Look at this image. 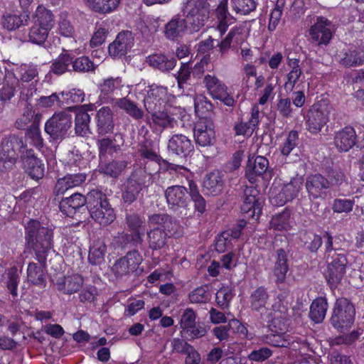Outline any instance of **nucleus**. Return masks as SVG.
<instances>
[{
	"label": "nucleus",
	"instance_id": "23",
	"mask_svg": "<svg viewBox=\"0 0 364 364\" xmlns=\"http://www.w3.org/2000/svg\"><path fill=\"white\" fill-rule=\"evenodd\" d=\"M2 87L0 88V99L2 101L9 100L18 87V79L14 74V69H7Z\"/></svg>",
	"mask_w": 364,
	"mask_h": 364
},
{
	"label": "nucleus",
	"instance_id": "50",
	"mask_svg": "<svg viewBox=\"0 0 364 364\" xmlns=\"http://www.w3.org/2000/svg\"><path fill=\"white\" fill-rule=\"evenodd\" d=\"M277 111L283 118H291L293 117L294 109L289 98H279L276 106Z\"/></svg>",
	"mask_w": 364,
	"mask_h": 364
},
{
	"label": "nucleus",
	"instance_id": "9",
	"mask_svg": "<svg viewBox=\"0 0 364 364\" xmlns=\"http://www.w3.org/2000/svg\"><path fill=\"white\" fill-rule=\"evenodd\" d=\"M209 7L208 0H184L183 11L193 18L196 28H199L209 16Z\"/></svg>",
	"mask_w": 364,
	"mask_h": 364
},
{
	"label": "nucleus",
	"instance_id": "53",
	"mask_svg": "<svg viewBox=\"0 0 364 364\" xmlns=\"http://www.w3.org/2000/svg\"><path fill=\"white\" fill-rule=\"evenodd\" d=\"M227 0H223L216 10L217 17L219 21L218 30L221 35L225 34L227 29L226 15Z\"/></svg>",
	"mask_w": 364,
	"mask_h": 364
},
{
	"label": "nucleus",
	"instance_id": "39",
	"mask_svg": "<svg viewBox=\"0 0 364 364\" xmlns=\"http://www.w3.org/2000/svg\"><path fill=\"white\" fill-rule=\"evenodd\" d=\"M267 299L268 294L264 288L257 289L250 296L251 307L254 310L259 311L265 307Z\"/></svg>",
	"mask_w": 364,
	"mask_h": 364
},
{
	"label": "nucleus",
	"instance_id": "14",
	"mask_svg": "<svg viewBox=\"0 0 364 364\" xmlns=\"http://www.w3.org/2000/svg\"><path fill=\"white\" fill-rule=\"evenodd\" d=\"M332 23L326 18L320 16L310 28L309 35L317 45H327L332 38Z\"/></svg>",
	"mask_w": 364,
	"mask_h": 364
},
{
	"label": "nucleus",
	"instance_id": "47",
	"mask_svg": "<svg viewBox=\"0 0 364 364\" xmlns=\"http://www.w3.org/2000/svg\"><path fill=\"white\" fill-rule=\"evenodd\" d=\"M232 6L236 13L246 15L255 9L256 4L253 0H232Z\"/></svg>",
	"mask_w": 364,
	"mask_h": 364
},
{
	"label": "nucleus",
	"instance_id": "18",
	"mask_svg": "<svg viewBox=\"0 0 364 364\" xmlns=\"http://www.w3.org/2000/svg\"><path fill=\"white\" fill-rule=\"evenodd\" d=\"M134 44V38L131 32L119 33L116 39L109 46L108 51L111 56L118 57L127 53Z\"/></svg>",
	"mask_w": 364,
	"mask_h": 364
},
{
	"label": "nucleus",
	"instance_id": "32",
	"mask_svg": "<svg viewBox=\"0 0 364 364\" xmlns=\"http://www.w3.org/2000/svg\"><path fill=\"white\" fill-rule=\"evenodd\" d=\"M204 83L210 93V95L216 98L224 101L225 102V87L221 85L217 78L210 75H208L204 78Z\"/></svg>",
	"mask_w": 364,
	"mask_h": 364
},
{
	"label": "nucleus",
	"instance_id": "7",
	"mask_svg": "<svg viewBox=\"0 0 364 364\" xmlns=\"http://www.w3.org/2000/svg\"><path fill=\"white\" fill-rule=\"evenodd\" d=\"M97 192H91L87 195V204L91 217L101 225H107L115 219V214L113 209L109 206L106 200L100 198L99 200H94L98 198Z\"/></svg>",
	"mask_w": 364,
	"mask_h": 364
},
{
	"label": "nucleus",
	"instance_id": "49",
	"mask_svg": "<svg viewBox=\"0 0 364 364\" xmlns=\"http://www.w3.org/2000/svg\"><path fill=\"white\" fill-rule=\"evenodd\" d=\"M190 196L194 202L195 209L199 213H203L205 210V202L203 198L200 195L197 186L193 183H189Z\"/></svg>",
	"mask_w": 364,
	"mask_h": 364
},
{
	"label": "nucleus",
	"instance_id": "26",
	"mask_svg": "<svg viewBox=\"0 0 364 364\" xmlns=\"http://www.w3.org/2000/svg\"><path fill=\"white\" fill-rule=\"evenodd\" d=\"M87 200V199L86 200L82 195L75 193L70 197L62 200L60 208L65 215L72 216L77 208L85 205Z\"/></svg>",
	"mask_w": 364,
	"mask_h": 364
},
{
	"label": "nucleus",
	"instance_id": "36",
	"mask_svg": "<svg viewBox=\"0 0 364 364\" xmlns=\"http://www.w3.org/2000/svg\"><path fill=\"white\" fill-rule=\"evenodd\" d=\"M142 258L140 254L136 252H131L126 257L120 259L115 265L116 268L124 267V272L134 270L141 262Z\"/></svg>",
	"mask_w": 364,
	"mask_h": 364
},
{
	"label": "nucleus",
	"instance_id": "44",
	"mask_svg": "<svg viewBox=\"0 0 364 364\" xmlns=\"http://www.w3.org/2000/svg\"><path fill=\"white\" fill-rule=\"evenodd\" d=\"M72 58L70 54L65 53L60 55L53 63L52 70L56 74H63L70 70Z\"/></svg>",
	"mask_w": 364,
	"mask_h": 364
},
{
	"label": "nucleus",
	"instance_id": "1",
	"mask_svg": "<svg viewBox=\"0 0 364 364\" xmlns=\"http://www.w3.org/2000/svg\"><path fill=\"white\" fill-rule=\"evenodd\" d=\"M20 154L24 168L36 180L42 178L44 175V165L34 156L31 149H26L23 145V140L16 136L4 138L0 145V174L9 171L16 162Z\"/></svg>",
	"mask_w": 364,
	"mask_h": 364
},
{
	"label": "nucleus",
	"instance_id": "52",
	"mask_svg": "<svg viewBox=\"0 0 364 364\" xmlns=\"http://www.w3.org/2000/svg\"><path fill=\"white\" fill-rule=\"evenodd\" d=\"M71 63L73 69L77 72H89L95 68V63L85 56L77 58Z\"/></svg>",
	"mask_w": 364,
	"mask_h": 364
},
{
	"label": "nucleus",
	"instance_id": "60",
	"mask_svg": "<svg viewBox=\"0 0 364 364\" xmlns=\"http://www.w3.org/2000/svg\"><path fill=\"white\" fill-rule=\"evenodd\" d=\"M272 352L268 348H261L259 350H253L248 355L249 360L255 362H262L269 358Z\"/></svg>",
	"mask_w": 364,
	"mask_h": 364
},
{
	"label": "nucleus",
	"instance_id": "35",
	"mask_svg": "<svg viewBox=\"0 0 364 364\" xmlns=\"http://www.w3.org/2000/svg\"><path fill=\"white\" fill-rule=\"evenodd\" d=\"M83 283V278L79 274L68 276L63 284H59L58 289L67 294H73L80 289Z\"/></svg>",
	"mask_w": 364,
	"mask_h": 364
},
{
	"label": "nucleus",
	"instance_id": "25",
	"mask_svg": "<svg viewBox=\"0 0 364 364\" xmlns=\"http://www.w3.org/2000/svg\"><path fill=\"white\" fill-rule=\"evenodd\" d=\"M168 147L170 151L178 155H186L193 149L191 140L182 134L173 135L169 140Z\"/></svg>",
	"mask_w": 364,
	"mask_h": 364
},
{
	"label": "nucleus",
	"instance_id": "27",
	"mask_svg": "<svg viewBox=\"0 0 364 364\" xmlns=\"http://www.w3.org/2000/svg\"><path fill=\"white\" fill-rule=\"evenodd\" d=\"M186 29V23L183 18H173L165 26L164 34L168 39L175 40L181 37Z\"/></svg>",
	"mask_w": 364,
	"mask_h": 364
},
{
	"label": "nucleus",
	"instance_id": "54",
	"mask_svg": "<svg viewBox=\"0 0 364 364\" xmlns=\"http://www.w3.org/2000/svg\"><path fill=\"white\" fill-rule=\"evenodd\" d=\"M290 218V211L284 210L272 219L271 225L277 230L286 229Z\"/></svg>",
	"mask_w": 364,
	"mask_h": 364
},
{
	"label": "nucleus",
	"instance_id": "40",
	"mask_svg": "<svg viewBox=\"0 0 364 364\" xmlns=\"http://www.w3.org/2000/svg\"><path fill=\"white\" fill-rule=\"evenodd\" d=\"M27 277L29 282L41 287L45 286L43 269L35 263H30L27 269Z\"/></svg>",
	"mask_w": 364,
	"mask_h": 364
},
{
	"label": "nucleus",
	"instance_id": "28",
	"mask_svg": "<svg viewBox=\"0 0 364 364\" xmlns=\"http://www.w3.org/2000/svg\"><path fill=\"white\" fill-rule=\"evenodd\" d=\"M287 255L283 249L277 251V259L274 268V274L277 277V282L282 283L286 278V274L288 271Z\"/></svg>",
	"mask_w": 364,
	"mask_h": 364
},
{
	"label": "nucleus",
	"instance_id": "19",
	"mask_svg": "<svg viewBox=\"0 0 364 364\" xmlns=\"http://www.w3.org/2000/svg\"><path fill=\"white\" fill-rule=\"evenodd\" d=\"M356 134L351 127H346L336 133L334 144L340 151H348L356 144Z\"/></svg>",
	"mask_w": 364,
	"mask_h": 364
},
{
	"label": "nucleus",
	"instance_id": "8",
	"mask_svg": "<svg viewBox=\"0 0 364 364\" xmlns=\"http://www.w3.org/2000/svg\"><path fill=\"white\" fill-rule=\"evenodd\" d=\"M146 92L144 103L148 112L166 109L167 104L173 98L171 95L168 94L166 88L161 86H149L146 90Z\"/></svg>",
	"mask_w": 364,
	"mask_h": 364
},
{
	"label": "nucleus",
	"instance_id": "16",
	"mask_svg": "<svg viewBox=\"0 0 364 364\" xmlns=\"http://www.w3.org/2000/svg\"><path fill=\"white\" fill-rule=\"evenodd\" d=\"M304 180L298 175L292 178L289 183L284 184L279 193L274 197V203L277 205H283L288 201L295 198L303 186Z\"/></svg>",
	"mask_w": 364,
	"mask_h": 364
},
{
	"label": "nucleus",
	"instance_id": "57",
	"mask_svg": "<svg viewBox=\"0 0 364 364\" xmlns=\"http://www.w3.org/2000/svg\"><path fill=\"white\" fill-rule=\"evenodd\" d=\"M208 299L209 294L205 287L196 288L189 294V299L192 303L205 302Z\"/></svg>",
	"mask_w": 364,
	"mask_h": 364
},
{
	"label": "nucleus",
	"instance_id": "10",
	"mask_svg": "<svg viewBox=\"0 0 364 364\" xmlns=\"http://www.w3.org/2000/svg\"><path fill=\"white\" fill-rule=\"evenodd\" d=\"M71 125V117L65 112L55 113L45 125L46 132L53 140L61 139Z\"/></svg>",
	"mask_w": 364,
	"mask_h": 364
},
{
	"label": "nucleus",
	"instance_id": "55",
	"mask_svg": "<svg viewBox=\"0 0 364 364\" xmlns=\"http://www.w3.org/2000/svg\"><path fill=\"white\" fill-rule=\"evenodd\" d=\"M354 201L349 199H335L332 209L336 213H349L352 210Z\"/></svg>",
	"mask_w": 364,
	"mask_h": 364
},
{
	"label": "nucleus",
	"instance_id": "15",
	"mask_svg": "<svg viewBox=\"0 0 364 364\" xmlns=\"http://www.w3.org/2000/svg\"><path fill=\"white\" fill-rule=\"evenodd\" d=\"M257 191L253 187L246 188L244 192L243 203L241 210L249 214L252 218L257 219L262 213V201L257 198Z\"/></svg>",
	"mask_w": 364,
	"mask_h": 364
},
{
	"label": "nucleus",
	"instance_id": "2",
	"mask_svg": "<svg viewBox=\"0 0 364 364\" xmlns=\"http://www.w3.org/2000/svg\"><path fill=\"white\" fill-rule=\"evenodd\" d=\"M26 229L28 244L34 249L38 259L42 262L46 257V253L52 247V231L41 227L40 223L35 220H30Z\"/></svg>",
	"mask_w": 364,
	"mask_h": 364
},
{
	"label": "nucleus",
	"instance_id": "29",
	"mask_svg": "<svg viewBox=\"0 0 364 364\" xmlns=\"http://www.w3.org/2000/svg\"><path fill=\"white\" fill-rule=\"evenodd\" d=\"M85 1L93 11L107 14L117 9L120 0H85Z\"/></svg>",
	"mask_w": 364,
	"mask_h": 364
},
{
	"label": "nucleus",
	"instance_id": "30",
	"mask_svg": "<svg viewBox=\"0 0 364 364\" xmlns=\"http://www.w3.org/2000/svg\"><path fill=\"white\" fill-rule=\"evenodd\" d=\"M121 85L122 81L119 77L107 78L100 82L99 84V88L100 90V99L102 102H107L109 95L119 89Z\"/></svg>",
	"mask_w": 364,
	"mask_h": 364
},
{
	"label": "nucleus",
	"instance_id": "46",
	"mask_svg": "<svg viewBox=\"0 0 364 364\" xmlns=\"http://www.w3.org/2000/svg\"><path fill=\"white\" fill-rule=\"evenodd\" d=\"M27 15L8 14L4 17L3 25L8 30L13 31L23 25V22L27 21Z\"/></svg>",
	"mask_w": 364,
	"mask_h": 364
},
{
	"label": "nucleus",
	"instance_id": "20",
	"mask_svg": "<svg viewBox=\"0 0 364 364\" xmlns=\"http://www.w3.org/2000/svg\"><path fill=\"white\" fill-rule=\"evenodd\" d=\"M6 71L7 69H14V74L18 79V85L20 83L29 82L32 80H37L36 78L38 77V70L36 65L31 64H7L5 68Z\"/></svg>",
	"mask_w": 364,
	"mask_h": 364
},
{
	"label": "nucleus",
	"instance_id": "24",
	"mask_svg": "<svg viewBox=\"0 0 364 364\" xmlns=\"http://www.w3.org/2000/svg\"><path fill=\"white\" fill-rule=\"evenodd\" d=\"M98 132L100 134H106L112 132L114 129L113 114L108 107L100 109L96 116Z\"/></svg>",
	"mask_w": 364,
	"mask_h": 364
},
{
	"label": "nucleus",
	"instance_id": "64",
	"mask_svg": "<svg viewBox=\"0 0 364 364\" xmlns=\"http://www.w3.org/2000/svg\"><path fill=\"white\" fill-rule=\"evenodd\" d=\"M231 329L234 333H237L242 337H246L247 330L242 323L235 318H229V330Z\"/></svg>",
	"mask_w": 364,
	"mask_h": 364
},
{
	"label": "nucleus",
	"instance_id": "22",
	"mask_svg": "<svg viewBox=\"0 0 364 364\" xmlns=\"http://www.w3.org/2000/svg\"><path fill=\"white\" fill-rule=\"evenodd\" d=\"M268 166L269 161L264 156H257L253 162L249 159L245 171L246 177L248 181L251 183L255 182L256 176L264 173L267 170Z\"/></svg>",
	"mask_w": 364,
	"mask_h": 364
},
{
	"label": "nucleus",
	"instance_id": "41",
	"mask_svg": "<svg viewBox=\"0 0 364 364\" xmlns=\"http://www.w3.org/2000/svg\"><path fill=\"white\" fill-rule=\"evenodd\" d=\"M149 61L151 65L161 70H171L176 65V60L173 58L168 60L163 55H154L149 57Z\"/></svg>",
	"mask_w": 364,
	"mask_h": 364
},
{
	"label": "nucleus",
	"instance_id": "33",
	"mask_svg": "<svg viewBox=\"0 0 364 364\" xmlns=\"http://www.w3.org/2000/svg\"><path fill=\"white\" fill-rule=\"evenodd\" d=\"M328 308V304L326 299L323 298H318L315 299L310 308V317L316 323L321 322L325 318L326 310Z\"/></svg>",
	"mask_w": 364,
	"mask_h": 364
},
{
	"label": "nucleus",
	"instance_id": "6",
	"mask_svg": "<svg viewBox=\"0 0 364 364\" xmlns=\"http://www.w3.org/2000/svg\"><path fill=\"white\" fill-rule=\"evenodd\" d=\"M355 310L352 303L346 298L336 300L331 318L333 326L340 331L350 327L354 321Z\"/></svg>",
	"mask_w": 364,
	"mask_h": 364
},
{
	"label": "nucleus",
	"instance_id": "12",
	"mask_svg": "<svg viewBox=\"0 0 364 364\" xmlns=\"http://www.w3.org/2000/svg\"><path fill=\"white\" fill-rule=\"evenodd\" d=\"M323 238L324 240V256L326 259H337L340 257L339 255L346 257L349 244L343 236L336 235L333 237L328 232H325Z\"/></svg>",
	"mask_w": 364,
	"mask_h": 364
},
{
	"label": "nucleus",
	"instance_id": "38",
	"mask_svg": "<svg viewBox=\"0 0 364 364\" xmlns=\"http://www.w3.org/2000/svg\"><path fill=\"white\" fill-rule=\"evenodd\" d=\"M90 115L86 111L79 109L75 117V132L78 135L85 136L89 132Z\"/></svg>",
	"mask_w": 364,
	"mask_h": 364
},
{
	"label": "nucleus",
	"instance_id": "45",
	"mask_svg": "<svg viewBox=\"0 0 364 364\" xmlns=\"http://www.w3.org/2000/svg\"><path fill=\"white\" fill-rule=\"evenodd\" d=\"M26 144L24 145L23 143L25 151L28 149L27 148L28 144L33 145L37 149H41L43 147V139L41 136V132L38 127H31L26 134Z\"/></svg>",
	"mask_w": 364,
	"mask_h": 364
},
{
	"label": "nucleus",
	"instance_id": "42",
	"mask_svg": "<svg viewBox=\"0 0 364 364\" xmlns=\"http://www.w3.org/2000/svg\"><path fill=\"white\" fill-rule=\"evenodd\" d=\"M57 33L65 38H74L75 29L67 18V15L62 14L60 16L57 29Z\"/></svg>",
	"mask_w": 364,
	"mask_h": 364
},
{
	"label": "nucleus",
	"instance_id": "58",
	"mask_svg": "<svg viewBox=\"0 0 364 364\" xmlns=\"http://www.w3.org/2000/svg\"><path fill=\"white\" fill-rule=\"evenodd\" d=\"M195 312L191 309H186L181 319V327L182 328V333H183L189 328H191V326L195 324Z\"/></svg>",
	"mask_w": 364,
	"mask_h": 364
},
{
	"label": "nucleus",
	"instance_id": "51",
	"mask_svg": "<svg viewBox=\"0 0 364 364\" xmlns=\"http://www.w3.org/2000/svg\"><path fill=\"white\" fill-rule=\"evenodd\" d=\"M164 109H159L156 112H149L151 114L153 122L163 128L171 126L173 122V119L166 112H164Z\"/></svg>",
	"mask_w": 364,
	"mask_h": 364
},
{
	"label": "nucleus",
	"instance_id": "61",
	"mask_svg": "<svg viewBox=\"0 0 364 364\" xmlns=\"http://www.w3.org/2000/svg\"><path fill=\"white\" fill-rule=\"evenodd\" d=\"M264 342L275 347L287 348L289 343L281 335L279 334H269L267 335L264 339Z\"/></svg>",
	"mask_w": 364,
	"mask_h": 364
},
{
	"label": "nucleus",
	"instance_id": "31",
	"mask_svg": "<svg viewBox=\"0 0 364 364\" xmlns=\"http://www.w3.org/2000/svg\"><path fill=\"white\" fill-rule=\"evenodd\" d=\"M105 252L106 246L102 240L93 242L90 247L89 262L95 265L101 264L104 262Z\"/></svg>",
	"mask_w": 364,
	"mask_h": 364
},
{
	"label": "nucleus",
	"instance_id": "62",
	"mask_svg": "<svg viewBox=\"0 0 364 364\" xmlns=\"http://www.w3.org/2000/svg\"><path fill=\"white\" fill-rule=\"evenodd\" d=\"M210 108L211 105L206 101L205 96L198 95L195 98V111L198 115L205 114Z\"/></svg>",
	"mask_w": 364,
	"mask_h": 364
},
{
	"label": "nucleus",
	"instance_id": "34",
	"mask_svg": "<svg viewBox=\"0 0 364 364\" xmlns=\"http://www.w3.org/2000/svg\"><path fill=\"white\" fill-rule=\"evenodd\" d=\"M203 188L210 194H217L221 190V177L218 171L207 174L203 181Z\"/></svg>",
	"mask_w": 364,
	"mask_h": 364
},
{
	"label": "nucleus",
	"instance_id": "4",
	"mask_svg": "<svg viewBox=\"0 0 364 364\" xmlns=\"http://www.w3.org/2000/svg\"><path fill=\"white\" fill-rule=\"evenodd\" d=\"M36 21L29 33V39L37 44L43 43L48 38L50 30L53 28V16L43 6H38L36 11Z\"/></svg>",
	"mask_w": 364,
	"mask_h": 364
},
{
	"label": "nucleus",
	"instance_id": "48",
	"mask_svg": "<svg viewBox=\"0 0 364 364\" xmlns=\"http://www.w3.org/2000/svg\"><path fill=\"white\" fill-rule=\"evenodd\" d=\"M361 52L358 50H348L344 53V56L340 62L346 67L358 66L362 65L360 57Z\"/></svg>",
	"mask_w": 364,
	"mask_h": 364
},
{
	"label": "nucleus",
	"instance_id": "5",
	"mask_svg": "<svg viewBox=\"0 0 364 364\" xmlns=\"http://www.w3.org/2000/svg\"><path fill=\"white\" fill-rule=\"evenodd\" d=\"M331 109V106L325 101H320L312 105L306 117L307 130L312 134L320 132L328 122Z\"/></svg>",
	"mask_w": 364,
	"mask_h": 364
},
{
	"label": "nucleus",
	"instance_id": "3",
	"mask_svg": "<svg viewBox=\"0 0 364 364\" xmlns=\"http://www.w3.org/2000/svg\"><path fill=\"white\" fill-rule=\"evenodd\" d=\"M149 223L150 227L153 228L148 232L150 246L153 249H160L166 242L165 231L172 230L173 221L166 215L154 214L149 217Z\"/></svg>",
	"mask_w": 364,
	"mask_h": 364
},
{
	"label": "nucleus",
	"instance_id": "37",
	"mask_svg": "<svg viewBox=\"0 0 364 364\" xmlns=\"http://www.w3.org/2000/svg\"><path fill=\"white\" fill-rule=\"evenodd\" d=\"M299 63V61L297 59H290L288 63L291 70L287 75V81L285 82V87L291 91L293 90L295 84L302 74Z\"/></svg>",
	"mask_w": 364,
	"mask_h": 364
},
{
	"label": "nucleus",
	"instance_id": "59",
	"mask_svg": "<svg viewBox=\"0 0 364 364\" xmlns=\"http://www.w3.org/2000/svg\"><path fill=\"white\" fill-rule=\"evenodd\" d=\"M298 133L296 131H291L282 149V154L288 156L296 145Z\"/></svg>",
	"mask_w": 364,
	"mask_h": 364
},
{
	"label": "nucleus",
	"instance_id": "17",
	"mask_svg": "<svg viewBox=\"0 0 364 364\" xmlns=\"http://www.w3.org/2000/svg\"><path fill=\"white\" fill-rule=\"evenodd\" d=\"M306 188L311 198L317 199L326 196V191L330 188V182L319 173L310 175L306 181Z\"/></svg>",
	"mask_w": 364,
	"mask_h": 364
},
{
	"label": "nucleus",
	"instance_id": "11",
	"mask_svg": "<svg viewBox=\"0 0 364 364\" xmlns=\"http://www.w3.org/2000/svg\"><path fill=\"white\" fill-rule=\"evenodd\" d=\"M337 259H326L328 262L325 277L331 289L336 288L341 282L348 264L346 257L339 255Z\"/></svg>",
	"mask_w": 364,
	"mask_h": 364
},
{
	"label": "nucleus",
	"instance_id": "13",
	"mask_svg": "<svg viewBox=\"0 0 364 364\" xmlns=\"http://www.w3.org/2000/svg\"><path fill=\"white\" fill-rule=\"evenodd\" d=\"M194 137L197 144L201 146L211 145L215 139L213 122L207 117H200L195 124Z\"/></svg>",
	"mask_w": 364,
	"mask_h": 364
},
{
	"label": "nucleus",
	"instance_id": "21",
	"mask_svg": "<svg viewBox=\"0 0 364 364\" xmlns=\"http://www.w3.org/2000/svg\"><path fill=\"white\" fill-rule=\"evenodd\" d=\"M166 198L168 205L174 208L186 206L188 195L186 188L174 186L166 189Z\"/></svg>",
	"mask_w": 364,
	"mask_h": 364
},
{
	"label": "nucleus",
	"instance_id": "56",
	"mask_svg": "<svg viewBox=\"0 0 364 364\" xmlns=\"http://www.w3.org/2000/svg\"><path fill=\"white\" fill-rule=\"evenodd\" d=\"M108 34V30L102 25L98 26L90 40V46L92 47H97L102 45Z\"/></svg>",
	"mask_w": 364,
	"mask_h": 364
},
{
	"label": "nucleus",
	"instance_id": "43",
	"mask_svg": "<svg viewBox=\"0 0 364 364\" xmlns=\"http://www.w3.org/2000/svg\"><path fill=\"white\" fill-rule=\"evenodd\" d=\"M116 105L119 108L124 109L128 114L136 119H140L143 117V111L127 98L119 99Z\"/></svg>",
	"mask_w": 364,
	"mask_h": 364
},
{
	"label": "nucleus",
	"instance_id": "63",
	"mask_svg": "<svg viewBox=\"0 0 364 364\" xmlns=\"http://www.w3.org/2000/svg\"><path fill=\"white\" fill-rule=\"evenodd\" d=\"M282 14V11L278 6L275 7L272 10L270 14L269 22L268 25V30L269 31H273L276 29L281 19Z\"/></svg>",
	"mask_w": 364,
	"mask_h": 364
}]
</instances>
